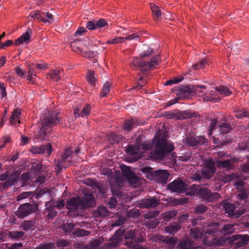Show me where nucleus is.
I'll return each instance as SVG.
<instances>
[{
    "instance_id": "nucleus-1",
    "label": "nucleus",
    "mask_w": 249,
    "mask_h": 249,
    "mask_svg": "<svg viewBox=\"0 0 249 249\" xmlns=\"http://www.w3.org/2000/svg\"><path fill=\"white\" fill-rule=\"evenodd\" d=\"M228 240L229 241L228 244L230 246L235 245V249H238V248L248 244L249 235L236 234L230 237H217L213 238L212 240L205 241L204 244L208 247H222L226 245Z\"/></svg>"
},
{
    "instance_id": "nucleus-2",
    "label": "nucleus",
    "mask_w": 249,
    "mask_h": 249,
    "mask_svg": "<svg viewBox=\"0 0 249 249\" xmlns=\"http://www.w3.org/2000/svg\"><path fill=\"white\" fill-rule=\"evenodd\" d=\"M59 113L52 112L41 121V127L35 139L38 142L49 141V135L53 131V127L59 123L61 118L58 117Z\"/></svg>"
},
{
    "instance_id": "nucleus-3",
    "label": "nucleus",
    "mask_w": 249,
    "mask_h": 249,
    "mask_svg": "<svg viewBox=\"0 0 249 249\" xmlns=\"http://www.w3.org/2000/svg\"><path fill=\"white\" fill-rule=\"evenodd\" d=\"M155 150L151 151L150 156L154 159L162 160L164 159L166 154L171 153L174 149L173 143H168L164 139H159L155 143Z\"/></svg>"
},
{
    "instance_id": "nucleus-4",
    "label": "nucleus",
    "mask_w": 249,
    "mask_h": 249,
    "mask_svg": "<svg viewBox=\"0 0 249 249\" xmlns=\"http://www.w3.org/2000/svg\"><path fill=\"white\" fill-rule=\"evenodd\" d=\"M135 231L136 230H129L125 233L124 238L126 241L124 244L131 249H145L142 245L138 244L142 243L144 240L142 237L137 236Z\"/></svg>"
},
{
    "instance_id": "nucleus-5",
    "label": "nucleus",
    "mask_w": 249,
    "mask_h": 249,
    "mask_svg": "<svg viewBox=\"0 0 249 249\" xmlns=\"http://www.w3.org/2000/svg\"><path fill=\"white\" fill-rule=\"evenodd\" d=\"M158 55L154 56L150 61L145 62L142 58H135L131 65L132 68H142L143 71L151 70L159 63Z\"/></svg>"
},
{
    "instance_id": "nucleus-6",
    "label": "nucleus",
    "mask_w": 249,
    "mask_h": 249,
    "mask_svg": "<svg viewBox=\"0 0 249 249\" xmlns=\"http://www.w3.org/2000/svg\"><path fill=\"white\" fill-rule=\"evenodd\" d=\"M37 209V205L35 204L25 203L20 205L16 214L19 218H24L35 213Z\"/></svg>"
},
{
    "instance_id": "nucleus-7",
    "label": "nucleus",
    "mask_w": 249,
    "mask_h": 249,
    "mask_svg": "<svg viewBox=\"0 0 249 249\" xmlns=\"http://www.w3.org/2000/svg\"><path fill=\"white\" fill-rule=\"evenodd\" d=\"M72 151L71 150V148H67L61 155L60 159L58 160L57 163H55V169L57 173L60 171L63 167L65 168L70 164L72 159Z\"/></svg>"
},
{
    "instance_id": "nucleus-8",
    "label": "nucleus",
    "mask_w": 249,
    "mask_h": 249,
    "mask_svg": "<svg viewBox=\"0 0 249 249\" xmlns=\"http://www.w3.org/2000/svg\"><path fill=\"white\" fill-rule=\"evenodd\" d=\"M196 92V87L195 86L181 85L175 89V93L180 99H184L190 95H193Z\"/></svg>"
},
{
    "instance_id": "nucleus-9",
    "label": "nucleus",
    "mask_w": 249,
    "mask_h": 249,
    "mask_svg": "<svg viewBox=\"0 0 249 249\" xmlns=\"http://www.w3.org/2000/svg\"><path fill=\"white\" fill-rule=\"evenodd\" d=\"M167 188L171 192L183 193L187 188L184 182L179 178L174 180L167 185Z\"/></svg>"
},
{
    "instance_id": "nucleus-10",
    "label": "nucleus",
    "mask_w": 249,
    "mask_h": 249,
    "mask_svg": "<svg viewBox=\"0 0 249 249\" xmlns=\"http://www.w3.org/2000/svg\"><path fill=\"white\" fill-rule=\"evenodd\" d=\"M121 170L123 176L126 181L130 184L136 185L138 183L139 178L130 169V167L123 165L121 166Z\"/></svg>"
},
{
    "instance_id": "nucleus-11",
    "label": "nucleus",
    "mask_w": 249,
    "mask_h": 249,
    "mask_svg": "<svg viewBox=\"0 0 249 249\" xmlns=\"http://www.w3.org/2000/svg\"><path fill=\"white\" fill-rule=\"evenodd\" d=\"M207 142V140L202 136H187L185 140V144L190 147H196L204 145Z\"/></svg>"
},
{
    "instance_id": "nucleus-12",
    "label": "nucleus",
    "mask_w": 249,
    "mask_h": 249,
    "mask_svg": "<svg viewBox=\"0 0 249 249\" xmlns=\"http://www.w3.org/2000/svg\"><path fill=\"white\" fill-rule=\"evenodd\" d=\"M53 150L52 145L50 143L46 144H43L40 146H34L31 149V152L33 154H41L46 157L50 156Z\"/></svg>"
},
{
    "instance_id": "nucleus-13",
    "label": "nucleus",
    "mask_w": 249,
    "mask_h": 249,
    "mask_svg": "<svg viewBox=\"0 0 249 249\" xmlns=\"http://www.w3.org/2000/svg\"><path fill=\"white\" fill-rule=\"evenodd\" d=\"M125 152L132 157L134 161L143 157V153L141 152L140 148L138 145L128 144L125 147Z\"/></svg>"
},
{
    "instance_id": "nucleus-14",
    "label": "nucleus",
    "mask_w": 249,
    "mask_h": 249,
    "mask_svg": "<svg viewBox=\"0 0 249 249\" xmlns=\"http://www.w3.org/2000/svg\"><path fill=\"white\" fill-rule=\"evenodd\" d=\"M215 169L214 161L212 160L207 161L201 171L203 177L207 179L211 178L215 173Z\"/></svg>"
},
{
    "instance_id": "nucleus-15",
    "label": "nucleus",
    "mask_w": 249,
    "mask_h": 249,
    "mask_svg": "<svg viewBox=\"0 0 249 249\" xmlns=\"http://www.w3.org/2000/svg\"><path fill=\"white\" fill-rule=\"evenodd\" d=\"M224 208L225 209V213L235 218L239 217L243 213L239 212L237 210V208H241L242 207H237L235 201L234 204L229 202L224 203Z\"/></svg>"
},
{
    "instance_id": "nucleus-16",
    "label": "nucleus",
    "mask_w": 249,
    "mask_h": 249,
    "mask_svg": "<svg viewBox=\"0 0 249 249\" xmlns=\"http://www.w3.org/2000/svg\"><path fill=\"white\" fill-rule=\"evenodd\" d=\"M125 232V229L124 227H121L116 231L114 235L110 239V242L108 246L111 248H115L119 245V243L122 239V235Z\"/></svg>"
},
{
    "instance_id": "nucleus-17",
    "label": "nucleus",
    "mask_w": 249,
    "mask_h": 249,
    "mask_svg": "<svg viewBox=\"0 0 249 249\" xmlns=\"http://www.w3.org/2000/svg\"><path fill=\"white\" fill-rule=\"evenodd\" d=\"M66 207L71 211L75 212L79 209H83L81 199L79 197H72L67 202Z\"/></svg>"
},
{
    "instance_id": "nucleus-18",
    "label": "nucleus",
    "mask_w": 249,
    "mask_h": 249,
    "mask_svg": "<svg viewBox=\"0 0 249 249\" xmlns=\"http://www.w3.org/2000/svg\"><path fill=\"white\" fill-rule=\"evenodd\" d=\"M198 193L200 197L207 201H212L216 198L218 194L217 193H212L206 188L201 187L198 189Z\"/></svg>"
},
{
    "instance_id": "nucleus-19",
    "label": "nucleus",
    "mask_w": 249,
    "mask_h": 249,
    "mask_svg": "<svg viewBox=\"0 0 249 249\" xmlns=\"http://www.w3.org/2000/svg\"><path fill=\"white\" fill-rule=\"evenodd\" d=\"M153 176L158 182L166 184L170 174L166 170H157L153 172Z\"/></svg>"
},
{
    "instance_id": "nucleus-20",
    "label": "nucleus",
    "mask_w": 249,
    "mask_h": 249,
    "mask_svg": "<svg viewBox=\"0 0 249 249\" xmlns=\"http://www.w3.org/2000/svg\"><path fill=\"white\" fill-rule=\"evenodd\" d=\"M249 197V190L239 192V194L236 196L235 201L237 207H241L246 204L247 200Z\"/></svg>"
},
{
    "instance_id": "nucleus-21",
    "label": "nucleus",
    "mask_w": 249,
    "mask_h": 249,
    "mask_svg": "<svg viewBox=\"0 0 249 249\" xmlns=\"http://www.w3.org/2000/svg\"><path fill=\"white\" fill-rule=\"evenodd\" d=\"M158 204L159 202L156 198L150 197L142 200L139 205L142 208H155Z\"/></svg>"
},
{
    "instance_id": "nucleus-22",
    "label": "nucleus",
    "mask_w": 249,
    "mask_h": 249,
    "mask_svg": "<svg viewBox=\"0 0 249 249\" xmlns=\"http://www.w3.org/2000/svg\"><path fill=\"white\" fill-rule=\"evenodd\" d=\"M81 199L83 209L91 207L95 205L94 198L91 194L85 193L84 196Z\"/></svg>"
},
{
    "instance_id": "nucleus-23",
    "label": "nucleus",
    "mask_w": 249,
    "mask_h": 249,
    "mask_svg": "<svg viewBox=\"0 0 249 249\" xmlns=\"http://www.w3.org/2000/svg\"><path fill=\"white\" fill-rule=\"evenodd\" d=\"M141 124L139 123L137 118H131V119L126 120L124 121L122 126V128L126 131H130L132 130L133 127L137 125H140Z\"/></svg>"
},
{
    "instance_id": "nucleus-24",
    "label": "nucleus",
    "mask_w": 249,
    "mask_h": 249,
    "mask_svg": "<svg viewBox=\"0 0 249 249\" xmlns=\"http://www.w3.org/2000/svg\"><path fill=\"white\" fill-rule=\"evenodd\" d=\"M21 114V109L20 108H17L14 109L12 112V114L10 118V123L12 125L16 127L19 125L20 124L19 118Z\"/></svg>"
},
{
    "instance_id": "nucleus-25",
    "label": "nucleus",
    "mask_w": 249,
    "mask_h": 249,
    "mask_svg": "<svg viewBox=\"0 0 249 249\" xmlns=\"http://www.w3.org/2000/svg\"><path fill=\"white\" fill-rule=\"evenodd\" d=\"M46 212L48 213L46 217L49 219H53L57 215V212L54 210L55 206L51 202H48L46 204Z\"/></svg>"
},
{
    "instance_id": "nucleus-26",
    "label": "nucleus",
    "mask_w": 249,
    "mask_h": 249,
    "mask_svg": "<svg viewBox=\"0 0 249 249\" xmlns=\"http://www.w3.org/2000/svg\"><path fill=\"white\" fill-rule=\"evenodd\" d=\"M31 33L32 30L30 28H28L26 33L16 40L15 45L18 46L29 40L30 39V34Z\"/></svg>"
},
{
    "instance_id": "nucleus-27",
    "label": "nucleus",
    "mask_w": 249,
    "mask_h": 249,
    "mask_svg": "<svg viewBox=\"0 0 249 249\" xmlns=\"http://www.w3.org/2000/svg\"><path fill=\"white\" fill-rule=\"evenodd\" d=\"M215 165L219 168H227L228 169H232L233 166L230 160H216Z\"/></svg>"
},
{
    "instance_id": "nucleus-28",
    "label": "nucleus",
    "mask_w": 249,
    "mask_h": 249,
    "mask_svg": "<svg viewBox=\"0 0 249 249\" xmlns=\"http://www.w3.org/2000/svg\"><path fill=\"white\" fill-rule=\"evenodd\" d=\"M195 113L187 110L180 111L177 113L176 119L177 120H184L190 119L195 116Z\"/></svg>"
},
{
    "instance_id": "nucleus-29",
    "label": "nucleus",
    "mask_w": 249,
    "mask_h": 249,
    "mask_svg": "<svg viewBox=\"0 0 249 249\" xmlns=\"http://www.w3.org/2000/svg\"><path fill=\"white\" fill-rule=\"evenodd\" d=\"M44 23H51L53 21V16L49 12H41L40 18L39 20Z\"/></svg>"
},
{
    "instance_id": "nucleus-30",
    "label": "nucleus",
    "mask_w": 249,
    "mask_h": 249,
    "mask_svg": "<svg viewBox=\"0 0 249 249\" xmlns=\"http://www.w3.org/2000/svg\"><path fill=\"white\" fill-rule=\"evenodd\" d=\"M208 64L207 59L202 60L199 63L193 65L189 70V74L192 75L191 72L193 70H198L205 68V65Z\"/></svg>"
},
{
    "instance_id": "nucleus-31",
    "label": "nucleus",
    "mask_w": 249,
    "mask_h": 249,
    "mask_svg": "<svg viewBox=\"0 0 249 249\" xmlns=\"http://www.w3.org/2000/svg\"><path fill=\"white\" fill-rule=\"evenodd\" d=\"M108 214L107 208L104 206H101L98 208L94 212L95 217H105Z\"/></svg>"
},
{
    "instance_id": "nucleus-32",
    "label": "nucleus",
    "mask_w": 249,
    "mask_h": 249,
    "mask_svg": "<svg viewBox=\"0 0 249 249\" xmlns=\"http://www.w3.org/2000/svg\"><path fill=\"white\" fill-rule=\"evenodd\" d=\"M151 10L152 11L153 16L155 20H158L161 16V12L160 8L157 5L151 3Z\"/></svg>"
},
{
    "instance_id": "nucleus-33",
    "label": "nucleus",
    "mask_w": 249,
    "mask_h": 249,
    "mask_svg": "<svg viewBox=\"0 0 249 249\" xmlns=\"http://www.w3.org/2000/svg\"><path fill=\"white\" fill-rule=\"evenodd\" d=\"M231 130V126L229 123H222L219 125V130L222 134H227Z\"/></svg>"
},
{
    "instance_id": "nucleus-34",
    "label": "nucleus",
    "mask_w": 249,
    "mask_h": 249,
    "mask_svg": "<svg viewBox=\"0 0 249 249\" xmlns=\"http://www.w3.org/2000/svg\"><path fill=\"white\" fill-rule=\"evenodd\" d=\"M24 233L22 231H8V236L14 239H18L24 236Z\"/></svg>"
},
{
    "instance_id": "nucleus-35",
    "label": "nucleus",
    "mask_w": 249,
    "mask_h": 249,
    "mask_svg": "<svg viewBox=\"0 0 249 249\" xmlns=\"http://www.w3.org/2000/svg\"><path fill=\"white\" fill-rule=\"evenodd\" d=\"M177 214V211L176 210L167 211L162 214V218L166 221H169V220L175 217Z\"/></svg>"
},
{
    "instance_id": "nucleus-36",
    "label": "nucleus",
    "mask_w": 249,
    "mask_h": 249,
    "mask_svg": "<svg viewBox=\"0 0 249 249\" xmlns=\"http://www.w3.org/2000/svg\"><path fill=\"white\" fill-rule=\"evenodd\" d=\"M181 228L179 225L175 223L174 224L169 225L168 227L166 228V231L167 232L171 233L174 234L178 231Z\"/></svg>"
},
{
    "instance_id": "nucleus-37",
    "label": "nucleus",
    "mask_w": 249,
    "mask_h": 249,
    "mask_svg": "<svg viewBox=\"0 0 249 249\" xmlns=\"http://www.w3.org/2000/svg\"><path fill=\"white\" fill-rule=\"evenodd\" d=\"M94 74L95 73L93 71H89L87 76V80L91 86L95 85L96 80Z\"/></svg>"
},
{
    "instance_id": "nucleus-38",
    "label": "nucleus",
    "mask_w": 249,
    "mask_h": 249,
    "mask_svg": "<svg viewBox=\"0 0 249 249\" xmlns=\"http://www.w3.org/2000/svg\"><path fill=\"white\" fill-rule=\"evenodd\" d=\"M110 86L111 84L108 81L104 84L103 89L100 92V96L101 97H105L109 92Z\"/></svg>"
},
{
    "instance_id": "nucleus-39",
    "label": "nucleus",
    "mask_w": 249,
    "mask_h": 249,
    "mask_svg": "<svg viewBox=\"0 0 249 249\" xmlns=\"http://www.w3.org/2000/svg\"><path fill=\"white\" fill-rule=\"evenodd\" d=\"M215 90L220 94H224L225 96H229L231 93L227 87L223 86L216 87Z\"/></svg>"
},
{
    "instance_id": "nucleus-40",
    "label": "nucleus",
    "mask_w": 249,
    "mask_h": 249,
    "mask_svg": "<svg viewBox=\"0 0 249 249\" xmlns=\"http://www.w3.org/2000/svg\"><path fill=\"white\" fill-rule=\"evenodd\" d=\"M60 71L59 70H54L53 72L50 74H48V76L50 79H51L55 82H58L60 79L59 74Z\"/></svg>"
},
{
    "instance_id": "nucleus-41",
    "label": "nucleus",
    "mask_w": 249,
    "mask_h": 249,
    "mask_svg": "<svg viewBox=\"0 0 249 249\" xmlns=\"http://www.w3.org/2000/svg\"><path fill=\"white\" fill-rule=\"evenodd\" d=\"M90 232L82 229H77L73 232L74 235L77 237H81L89 235Z\"/></svg>"
},
{
    "instance_id": "nucleus-42",
    "label": "nucleus",
    "mask_w": 249,
    "mask_h": 249,
    "mask_svg": "<svg viewBox=\"0 0 249 249\" xmlns=\"http://www.w3.org/2000/svg\"><path fill=\"white\" fill-rule=\"evenodd\" d=\"M235 177L236 175L235 174H231V175H224L220 176V180L221 182L225 183L231 181Z\"/></svg>"
},
{
    "instance_id": "nucleus-43",
    "label": "nucleus",
    "mask_w": 249,
    "mask_h": 249,
    "mask_svg": "<svg viewBox=\"0 0 249 249\" xmlns=\"http://www.w3.org/2000/svg\"><path fill=\"white\" fill-rule=\"evenodd\" d=\"M234 226L233 224L225 225L222 228L224 234L231 233L234 231Z\"/></svg>"
},
{
    "instance_id": "nucleus-44",
    "label": "nucleus",
    "mask_w": 249,
    "mask_h": 249,
    "mask_svg": "<svg viewBox=\"0 0 249 249\" xmlns=\"http://www.w3.org/2000/svg\"><path fill=\"white\" fill-rule=\"evenodd\" d=\"M81 39H75L74 41L71 42V47L72 50L77 53H81L82 52V49L78 46V43H80Z\"/></svg>"
},
{
    "instance_id": "nucleus-45",
    "label": "nucleus",
    "mask_w": 249,
    "mask_h": 249,
    "mask_svg": "<svg viewBox=\"0 0 249 249\" xmlns=\"http://www.w3.org/2000/svg\"><path fill=\"white\" fill-rule=\"evenodd\" d=\"M74 226V224L73 222H68L66 223H64L62 226V229L66 232H69L73 230Z\"/></svg>"
},
{
    "instance_id": "nucleus-46",
    "label": "nucleus",
    "mask_w": 249,
    "mask_h": 249,
    "mask_svg": "<svg viewBox=\"0 0 249 249\" xmlns=\"http://www.w3.org/2000/svg\"><path fill=\"white\" fill-rule=\"evenodd\" d=\"M245 182L242 180H238L235 183L234 185L238 192L248 190L245 187Z\"/></svg>"
},
{
    "instance_id": "nucleus-47",
    "label": "nucleus",
    "mask_w": 249,
    "mask_h": 249,
    "mask_svg": "<svg viewBox=\"0 0 249 249\" xmlns=\"http://www.w3.org/2000/svg\"><path fill=\"white\" fill-rule=\"evenodd\" d=\"M55 249V244L53 243H48L45 244H40L39 246L36 247L35 249Z\"/></svg>"
},
{
    "instance_id": "nucleus-48",
    "label": "nucleus",
    "mask_w": 249,
    "mask_h": 249,
    "mask_svg": "<svg viewBox=\"0 0 249 249\" xmlns=\"http://www.w3.org/2000/svg\"><path fill=\"white\" fill-rule=\"evenodd\" d=\"M34 227V223L30 221H24L22 224V228L25 231H29L33 230Z\"/></svg>"
},
{
    "instance_id": "nucleus-49",
    "label": "nucleus",
    "mask_w": 249,
    "mask_h": 249,
    "mask_svg": "<svg viewBox=\"0 0 249 249\" xmlns=\"http://www.w3.org/2000/svg\"><path fill=\"white\" fill-rule=\"evenodd\" d=\"M207 210V207L203 205L200 204L196 206L195 209V212L196 214H202Z\"/></svg>"
},
{
    "instance_id": "nucleus-50",
    "label": "nucleus",
    "mask_w": 249,
    "mask_h": 249,
    "mask_svg": "<svg viewBox=\"0 0 249 249\" xmlns=\"http://www.w3.org/2000/svg\"><path fill=\"white\" fill-rule=\"evenodd\" d=\"M90 111V106L89 105H87L80 112L81 117L84 118L87 116L89 114Z\"/></svg>"
},
{
    "instance_id": "nucleus-51",
    "label": "nucleus",
    "mask_w": 249,
    "mask_h": 249,
    "mask_svg": "<svg viewBox=\"0 0 249 249\" xmlns=\"http://www.w3.org/2000/svg\"><path fill=\"white\" fill-rule=\"evenodd\" d=\"M183 78L182 76H180L179 77H175L172 79L168 80L166 82L165 85L169 86L174 84L178 83L183 80Z\"/></svg>"
},
{
    "instance_id": "nucleus-52",
    "label": "nucleus",
    "mask_w": 249,
    "mask_h": 249,
    "mask_svg": "<svg viewBox=\"0 0 249 249\" xmlns=\"http://www.w3.org/2000/svg\"><path fill=\"white\" fill-rule=\"evenodd\" d=\"M235 116L238 118H242L243 117L249 118V111L244 110H239L236 112Z\"/></svg>"
},
{
    "instance_id": "nucleus-53",
    "label": "nucleus",
    "mask_w": 249,
    "mask_h": 249,
    "mask_svg": "<svg viewBox=\"0 0 249 249\" xmlns=\"http://www.w3.org/2000/svg\"><path fill=\"white\" fill-rule=\"evenodd\" d=\"M125 41V38L123 37H118L111 39L108 40L107 41V44H116L122 43Z\"/></svg>"
},
{
    "instance_id": "nucleus-54",
    "label": "nucleus",
    "mask_w": 249,
    "mask_h": 249,
    "mask_svg": "<svg viewBox=\"0 0 249 249\" xmlns=\"http://www.w3.org/2000/svg\"><path fill=\"white\" fill-rule=\"evenodd\" d=\"M190 236L192 238L196 239L200 237L201 233L196 228L191 229L190 231Z\"/></svg>"
},
{
    "instance_id": "nucleus-55",
    "label": "nucleus",
    "mask_w": 249,
    "mask_h": 249,
    "mask_svg": "<svg viewBox=\"0 0 249 249\" xmlns=\"http://www.w3.org/2000/svg\"><path fill=\"white\" fill-rule=\"evenodd\" d=\"M107 204L110 208H115L117 204V201L116 200V196H113L110 197L107 202Z\"/></svg>"
},
{
    "instance_id": "nucleus-56",
    "label": "nucleus",
    "mask_w": 249,
    "mask_h": 249,
    "mask_svg": "<svg viewBox=\"0 0 249 249\" xmlns=\"http://www.w3.org/2000/svg\"><path fill=\"white\" fill-rule=\"evenodd\" d=\"M100 245V243L98 240H92L90 242L89 247H88L87 249H95L99 247Z\"/></svg>"
},
{
    "instance_id": "nucleus-57",
    "label": "nucleus",
    "mask_w": 249,
    "mask_h": 249,
    "mask_svg": "<svg viewBox=\"0 0 249 249\" xmlns=\"http://www.w3.org/2000/svg\"><path fill=\"white\" fill-rule=\"evenodd\" d=\"M86 28L89 30H93L96 29V21L90 20L87 22Z\"/></svg>"
},
{
    "instance_id": "nucleus-58",
    "label": "nucleus",
    "mask_w": 249,
    "mask_h": 249,
    "mask_svg": "<svg viewBox=\"0 0 249 249\" xmlns=\"http://www.w3.org/2000/svg\"><path fill=\"white\" fill-rule=\"evenodd\" d=\"M140 213L138 210H132L128 212L127 215L129 217L137 218L140 215Z\"/></svg>"
},
{
    "instance_id": "nucleus-59",
    "label": "nucleus",
    "mask_w": 249,
    "mask_h": 249,
    "mask_svg": "<svg viewBox=\"0 0 249 249\" xmlns=\"http://www.w3.org/2000/svg\"><path fill=\"white\" fill-rule=\"evenodd\" d=\"M56 246L58 248H63L69 246V242L63 239H61L57 241Z\"/></svg>"
},
{
    "instance_id": "nucleus-60",
    "label": "nucleus",
    "mask_w": 249,
    "mask_h": 249,
    "mask_svg": "<svg viewBox=\"0 0 249 249\" xmlns=\"http://www.w3.org/2000/svg\"><path fill=\"white\" fill-rule=\"evenodd\" d=\"M160 213V212L159 211H153L148 212L146 214H145V217L147 219L148 218H153L157 216Z\"/></svg>"
},
{
    "instance_id": "nucleus-61",
    "label": "nucleus",
    "mask_w": 249,
    "mask_h": 249,
    "mask_svg": "<svg viewBox=\"0 0 249 249\" xmlns=\"http://www.w3.org/2000/svg\"><path fill=\"white\" fill-rule=\"evenodd\" d=\"M10 137L8 136L2 137L0 140V149L4 147L6 143L10 142Z\"/></svg>"
},
{
    "instance_id": "nucleus-62",
    "label": "nucleus",
    "mask_w": 249,
    "mask_h": 249,
    "mask_svg": "<svg viewBox=\"0 0 249 249\" xmlns=\"http://www.w3.org/2000/svg\"><path fill=\"white\" fill-rule=\"evenodd\" d=\"M81 54L83 57L87 58H92L95 56V53L90 51H82Z\"/></svg>"
},
{
    "instance_id": "nucleus-63",
    "label": "nucleus",
    "mask_w": 249,
    "mask_h": 249,
    "mask_svg": "<svg viewBox=\"0 0 249 249\" xmlns=\"http://www.w3.org/2000/svg\"><path fill=\"white\" fill-rule=\"evenodd\" d=\"M96 28H101L107 25V22L103 18H100L96 21Z\"/></svg>"
},
{
    "instance_id": "nucleus-64",
    "label": "nucleus",
    "mask_w": 249,
    "mask_h": 249,
    "mask_svg": "<svg viewBox=\"0 0 249 249\" xmlns=\"http://www.w3.org/2000/svg\"><path fill=\"white\" fill-rule=\"evenodd\" d=\"M0 91H1V98L3 99L7 95L6 86L3 83H0Z\"/></svg>"
}]
</instances>
